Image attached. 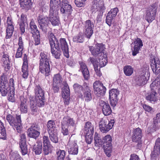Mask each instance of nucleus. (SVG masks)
I'll use <instances>...</instances> for the list:
<instances>
[{
  "mask_svg": "<svg viewBox=\"0 0 160 160\" xmlns=\"http://www.w3.org/2000/svg\"><path fill=\"white\" fill-rule=\"evenodd\" d=\"M48 37L49 40L51 49L53 48H59L61 47L63 52L64 56L67 58H69L68 46L65 38L60 39L59 40V43L58 40L51 32H48Z\"/></svg>",
  "mask_w": 160,
  "mask_h": 160,
  "instance_id": "1",
  "label": "nucleus"
},
{
  "mask_svg": "<svg viewBox=\"0 0 160 160\" xmlns=\"http://www.w3.org/2000/svg\"><path fill=\"white\" fill-rule=\"evenodd\" d=\"M62 132L64 135H68L69 133H73L76 129L75 122L72 118L68 116L64 117L62 122Z\"/></svg>",
  "mask_w": 160,
  "mask_h": 160,
  "instance_id": "2",
  "label": "nucleus"
},
{
  "mask_svg": "<svg viewBox=\"0 0 160 160\" xmlns=\"http://www.w3.org/2000/svg\"><path fill=\"white\" fill-rule=\"evenodd\" d=\"M6 120L14 129H16L18 132L20 133L22 128L20 115H17L15 118L9 114L7 116Z\"/></svg>",
  "mask_w": 160,
  "mask_h": 160,
  "instance_id": "3",
  "label": "nucleus"
},
{
  "mask_svg": "<svg viewBox=\"0 0 160 160\" xmlns=\"http://www.w3.org/2000/svg\"><path fill=\"white\" fill-rule=\"evenodd\" d=\"M115 121L114 119L109 121L107 118H102L99 122L100 131L102 133H106L113 126Z\"/></svg>",
  "mask_w": 160,
  "mask_h": 160,
  "instance_id": "4",
  "label": "nucleus"
},
{
  "mask_svg": "<svg viewBox=\"0 0 160 160\" xmlns=\"http://www.w3.org/2000/svg\"><path fill=\"white\" fill-rule=\"evenodd\" d=\"M93 86L94 92L98 97L103 96L105 94L106 88L100 81L95 82L93 83Z\"/></svg>",
  "mask_w": 160,
  "mask_h": 160,
  "instance_id": "5",
  "label": "nucleus"
},
{
  "mask_svg": "<svg viewBox=\"0 0 160 160\" xmlns=\"http://www.w3.org/2000/svg\"><path fill=\"white\" fill-rule=\"evenodd\" d=\"M157 5L155 3L151 5L146 12L145 19L149 22H151L155 18L157 12Z\"/></svg>",
  "mask_w": 160,
  "mask_h": 160,
  "instance_id": "6",
  "label": "nucleus"
},
{
  "mask_svg": "<svg viewBox=\"0 0 160 160\" xmlns=\"http://www.w3.org/2000/svg\"><path fill=\"white\" fill-rule=\"evenodd\" d=\"M58 8L50 7L49 15V21L53 26L58 25L60 21L57 14Z\"/></svg>",
  "mask_w": 160,
  "mask_h": 160,
  "instance_id": "7",
  "label": "nucleus"
},
{
  "mask_svg": "<svg viewBox=\"0 0 160 160\" xmlns=\"http://www.w3.org/2000/svg\"><path fill=\"white\" fill-rule=\"evenodd\" d=\"M40 128L38 125L33 124L28 129L27 133L28 136L36 139L40 135Z\"/></svg>",
  "mask_w": 160,
  "mask_h": 160,
  "instance_id": "8",
  "label": "nucleus"
},
{
  "mask_svg": "<svg viewBox=\"0 0 160 160\" xmlns=\"http://www.w3.org/2000/svg\"><path fill=\"white\" fill-rule=\"evenodd\" d=\"M6 26V38H10L12 35L14 29V23L11 17H7Z\"/></svg>",
  "mask_w": 160,
  "mask_h": 160,
  "instance_id": "9",
  "label": "nucleus"
},
{
  "mask_svg": "<svg viewBox=\"0 0 160 160\" xmlns=\"http://www.w3.org/2000/svg\"><path fill=\"white\" fill-rule=\"evenodd\" d=\"M104 47L102 44L97 43L95 47L90 46L89 47L90 51L91 52L92 55L95 57L99 55H102Z\"/></svg>",
  "mask_w": 160,
  "mask_h": 160,
  "instance_id": "10",
  "label": "nucleus"
},
{
  "mask_svg": "<svg viewBox=\"0 0 160 160\" xmlns=\"http://www.w3.org/2000/svg\"><path fill=\"white\" fill-rule=\"evenodd\" d=\"M94 27L93 22L90 20H88L85 22L84 26V33L88 38H90L93 33Z\"/></svg>",
  "mask_w": 160,
  "mask_h": 160,
  "instance_id": "11",
  "label": "nucleus"
},
{
  "mask_svg": "<svg viewBox=\"0 0 160 160\" xmlns=\"http://www.w3.org/2000/svg\"><path fill=\"white\" fill-rule=\"evenodd\" d=\"M67 148L69 154L76 155L78 153V146L77 144V141L72 140L70 138L67 145Z\"/></svg>",
  "mask_w": 160,
  "mask_h": 160,
  "instance_id": "12",
  "label": "nucleus"
},
{
  "mask_svg": "<svg viewBox=\"0 0 160 160\" xmlns=\"http://www.w3.org/2000/svg\"><path fill=\"white\" fill-rule=\"evenodd\" d=\"M37 21L40 25V28L42 31L46 32L49 23L48 17L42 15H39L38 17Z\"/></svg>",
  "mask_w": 160,
  "mask_h": 160,
  "instance_id": "13",
  "label": "nucleus"
},
{
  "mask_svg": "<svg viewBox=\"0 0 160 160\" xmlns=\"http://www.w3.org/2000/svg\"><path fill=\"white\" fill-rule=\"evenodd\" d=\"M119 94V91L117 89H112L109 91L110 104L112 106L114 107L116 106L118 100V96Z\"/></svg>",
  "mask_w": 160,
  "mask_h": 160,
  "instance_id": "14",
  "label": "nucleus"
},
{
  "mask_svg": "<svg viewBox=\"0 0 160 160\" xmlns=\"http://www.w3.org/2000/svg\"><path fill=\"white\" fill-rule=\"evenodd\" d=\"M70 95V91L69 87L67 83H65L62 89V96L65 105H68L69 103Z\"/></svg>",
  "mask_w": 160,
  "mask_h": 160,
  "instance_id": "15",
  "label": "nucleus"
},
{
  "mask_svg": "<svg viewBox=\"0 0 160 160\" xmlns=\"http://www.w3.org/2000/svg\"><path fill=\"white\" fill-rule=\"evenodd\" d=\"M143 45L142 42L140 38H137L136 39L133 44L132 43V55L134 56L136 55Z\"/></svg>",
  "mask_w": 160,
  "mask_h": 160,
  "instance_id": "16",
  "label": "nucleus"
},
{
  "mask_svg": "<svg viewBox=\"0 0 160 160\" xmlns=\"http://www.w3.org/2000/svg\"><path fill=\"white\" fill-rule=\"evenodd\" d=\"M118 12V8H115L112 9L108 12L106 17V22L109 26H111L112 20L116 17Z\"/></svg>",
  "mask_w": 160,
  "mask_h": 160,
  "instance_id": "17",
  "label": "nucleus"
},
{
  "mask_svg": "<svg viewBox=\"0 0 160 160\" xmlns=\"http://www.w3.org/2000/svg\"><path fill=\"white\" fill-rule=\"evenodd\" d=\"M32 141L34 142L35 140L33 139L29 140L28 143L31 146L33 147V151L36 154L39 155L41 153L42 151V144L41 141H38L35 144H33Z\"/></svg>",
  "mask_w": 160,
  "mask_h": 160,
  "instance_id": "18",
  "label": "nucleus"
},
{
  "mask_svg": "<svg viewBox=\"0 0 160 160\" xmlns=\"http://www.w3.org/2000/svg\"><path fill=\"white\" fill-rule=\"evenodd\" d=\"M67 0L62 1L61 3H60L59 5L61 7L60 12L62 14H69V12L72 10V7L69 4Z\"/></svg>",
  "mask_w": 160,
  "mask_h": 160,
  "instance_id": "19",
  "label": "nucleus"
},
{
  "mask_svg": "<svg viewBox=\"0 0 160 160\" xmlns=\"http://www.w3.org/2000/svg\"><path fill=\"white\" fill-rule=\"evenodd\" d=\"M91 9L93 11L96 9L97 11H105V7L102 0H93Z\"/></svg>",
  "mask_w": 160,
  "mask_h": 160,
  "instance_id": "20",
  "label": "nucleus"
},
{
  "mask_svg": "<svg viewBox=\"0 0 160 160\" xmlns=\"http://www.w3.org/2000/svg\"><path fill=\"white\" fill-rule=\"evenodd\" d=\"M160 154V138H158L156 140L154 149L151 154L152 159L156 160L158 158Z\"/></svg>",
  "mask_w": 160,
  "mask_h": 160,
  "instance_id": "21",
  "label": "nucleus"
},
{
  "mask_svg": "<svg viewBox=\"0 0 160 160\" xmlns=\"http://www.w3.org/2000/svg\"><path fill=\"white\" fill-rule=\"evenodd\" d=\"M20 137L21 138L19 142V145L21 150V152L22 155H25L28 153L25 134L23 133L21 134Z\"/></svg>",
  "mask_w": 160,
  "mask_h": 160,
  "instance_id": "22",
  "label": "nucleus"
},
{
  "mask_svg": "<svg viewBox=\"0 0 160 160\" xmlns=\"http://www.w3.org/2000/svg\"><path fill=\"white\" fill-rule=\"evenodd\" d=\"M112 142V138L110 135H107L103 138V144H106V145H104L103 146L104 147V151L106 154L108 152H107V151L110 152L111 150Z\"/></svg>",
  "mask_w": 160,
  "mask_h": 160,
  "instance_id": "23",
  "label": "nucleus"
},
{
  "mask_svg": "<svg viewBox=\"0 0 160 160\" xmlns=\"http://www.w3.org/2000/svg\"><path fill=\"white\" fill-rule=\"evenodd\" d=\"M151 62V67L153 73L158 74L160 72V61L159 59L154 58Z\"/></svg>",
  "mask_w": 160,
  "mask_h": 160,
  "instance_id": "24",
  "label": "nucleus"
},
{
  "mask_svg": "<svg viewBox=\"0 0 160 160\" xmlns=\"http://www.w3.org/2000/svg\"><path fill=\"white\" fill-rule=\"evenodd\" d=\"M39 71L46 76H48L50 74V65L49 62L39 63Z\"/></svg>",
  "mask_w": 160,
  "mask_h": 160,
  "instance_id": "25",
  "label": "nucleus"
},
{
  "mask_svg": "<svg viewBox=\"0 0 160 160\" xmlns=\"http://www.w3.org/2000/svg\"><path fill=\"white\" fill-rule=\"evenodd\" d=\"M84 88L85 89L83 91V95L81 93L80 96L81 98H83L86 102H88L91 101L92 98L91 90L88 86H85Z\"/></svg>",
  "mask_w": 160,
  "mask_h": 160,
  "instance_id": "26",
  "label": "nucleus"
},
{
  "mask_svg": "<svg viewBox=\"0 0 160 160\" xmlns=\"http://www.w3.org/2000/svg\"><path fill=\"white\" fill-rule=\"evenodd\" d=\"M142 136L141 130L138 128H137L134 131L132 136V141L133 142H137L138 145H140L141 144V139Z\"/></svg>",
  "mask_w": 160,
  "mask_h": 160,
  "instance_id": "27",
  "label": "nucleus"
},
{
  "mask_svg": "<svg viewBox=\"0 0 160 160\" xmlns=\"http://www.w3.org/2000/svg\"><path fill=\"white\" fill-rule=\"evenodd\" d=\"M79 64L80 66V70L82 72L85 79L88 80L89 77V74L86 64L82 62H79Z\"/></svg>",
  "mask_w": 160,
  "mask_h": 160,
  "instance_id": "28",
  "label": "nucleus"
},
{
  "mask_svg": "<svg viewBox=\"0 0 160 160\" xmlns=\"http://www.w3.org/2000/svg\"><path fill=\"white\" fill-rule=\"evenodd\" d=\"M20 100L21 103L20 105L19 108L20 111L22 113H26L28 112L27 106L26 105L27 100L23 96L20 97Z\"/></svg>",
  "mask_w": 160,
  "mask_h": 160,
  "instance_id": "29",
  "label": "nucleus"
},
{
  "mask_svg": "<svg viewBox=\"0 0 160 160\" xmlns=\"http://www.w3.org/2000/svg\"><path fill=\"white\" fill-rule=\"evenodd\" d=\"M148 72L147 70L145 73L143 72V73L139 77H138L137 80V83L139 86L145 84L147 82L148 80V78L145 76V75L147 74V76L148 75Z\"/></svg>",
  "mask_w": 160,
  "mask_h": 160,
  "instance_id": "30",
  "label": "nucleus"
},
{
  "mask_svg": "<svg viewBox=\"0 0 160 160\" xmlns=\"http://www.w3.org/2000/svg\"><path fill=\"white\" fill-rule=\"evenodd\" d=\"M36 106L35 103V99L31 98L30 100V108L32 114L36 115L38 113V109Z\"/></svg>",
  "mask_w": 160,
  "mask_h": 160,
  "instance_id": "31",
  "label": "nucleus"
},
{
  "mask_svg": "<svg viewBox=\"0 0 160 160\" xmlns=\"http://www.w3.org/2000/svg\"><path fill=\"white\" fill-rule=\"evenodd\" d=\"M47 127L48 132H51L57 131L56 125L55 121L50 120L48 121L47 124Z\"/></svg>",
  "mask_w": 160,
  "mask_h": 160,
  "instance_id": "32",
  "label": "nucleus"
},
{
  "mask_svg": "<svg viewBox=\"0 0 160 160\" xmlns=\"http://www.w3.org/2000/svg\"><path fill=\"white\" fill-rule=\"evenodd\" d=\"M85 133L89 134V135L93 134L94 133V126L91 122H86L84 127Z\"/></svg>",
  "mask_w": 160,
  "mask_h": 160,
  "instance_id": "33",
  "label": "nucleus"
},
{
  "mask_svg": "<svg viewBox=\"0 0 160 160\" xmlns=\"http://www.w3.org/2000/svg\"><path fill=\"white\" fill-rule=\"evenodd\" d=\"M35 98H44L45 97L44 91L39 86H37L35 88Z\"/></svg>",
  "mask_w": 160,
  "mask_h": 160,
  "instance_id": "34",
  "label": "nucleus"
},
{
  "mask_svg": "<svg viewBox=\"0 0 160 160\" xmlns=\"http://www.w3.org/2000/svg\"><path fill=\"white\" fill-rule=\"evenodd\" d=\"M102 104V110L103 114L105 116L110 115L112 113V111L109 104L105 102H103Z\"/></svg>",
  "mask_w": 160,
  "mask_h": 160,
  "instance_id": "35",
  "label": "nucleus"
},
{
  "mask_svg": "<svg viewBox=\"0 0 160 160\" xmlns=\"http://www.w3.org/2000/svg\"><path fill=\"white\" fill-rule=\"evenodd\" d=\"M156 92L154 90H152L151 92L146 97L147 100L151 102L154 103L156 102L157 98L156 96Z\"/></svg>",
  "mask_w": 160,
  "mask_h": 160,
  "instance_id": "36",
  "label": "nucleus"
},
{
  "mask_svg": "<svg viewBox=\"0 0 160 160\" xmlns=\"http://www.w3.org/2000/svg\"><path fill=\"white\" fill-rule=\"evenodd\" d=\"M30 28L31 30V32L32 35H36V34H38L40 33L39 32L38 30L37 26L33 19H32L30 22Z\"/></svg>",
  "mask_w": 160,
  "mask_h": 160,
  "instance_id": "37",
  "label": "nucleus"
},
{
  "mask_svg": "<svg viewBox=\"0 0 160 160\" xmlns=\"http://www.w3.org/2000/svg\"><path fill=\"white\" fill-rule=\"evenodd\" d=\"M11 88H9L8 85H0V92L2 96H5L11 90Z\"/></svg>",
  "mask_w": 160,
  "mask_h": 160,
  "instance_id": "38",
  "label": "nucleus"
},
{
  "mask_svg": "<svg viewBox=\"0 0 160 160\" xmlns=\"http://www.w3.org/2000/svg\"><path fill=\"white\" fill-rule=\"evenodd\" d=\"M43 151L45 154L47 155L49 153L48 149V145L49 143L48 138V136H44L43 138Z\"/></svg>",
  "mask_w": 160,
  "mask_h": 160,
  "instance_id": "39",
  "label": "nucleus"
},
{
  "mask_svg": "<svg viewBox=\"0 0 160 160\" xmlns=\"http://www.w3.org/2000/svg\"><path fill=\"white\" fill-rule=\"evenodd\" d=\"M40 63L49 62V55L46 52H41L40 54Z\"/></svg>",
  "mask_w": 160,
  "mask_h": 160,
  "instance_id": "40",
  "label": "nucleus"
},
{
  "mask_svg": "<svg viewBox=\"0 0 160 160\" xmlns=\"http://www.w3.org/2000/svg\"><path fill=\"white\" fill-rule=\"evenodd\" d=\"M6 138V132L4 124L0 120V139L4 140Z\"/></svg>",
  "mask_w": 160,
  "mask_h": 160,
  "instance_id": "41",
  "label": "nucleus"
},
{
  "mask_svg": "<svg viewBox=\"0 0 160 160\" xmlns=\"http://www.w3.org/2000/svg\"><path fill=\"white\" fill-rule=\"evenodd\" d=\"M94 140L96 146H101L103 144V139H101L100 136L97 132H95V134Z\"/></svg>",
  "mask_w": 160,
  "mask_h": 160,
  "instance_id": "42",
  "label": "nucleus"
},
{
  "mask_svg": "<svg viewBox=\"0 0 160 160\" xmlns=\"http://www.w3.org/2000/svg\"><path fill=\"white\" fill-rule=\"evenodd\" d=\"M133 68L130 65L125 66L123 68V72L126 76H129L132 75L133 72Z\"/></svg>",
  "mask_w": 160,
  "mask_h": 160,
  "instance_id": "43",
  "label": "nucleus"
},
{
  "mask_svg": "<svg viewBox=\"0 0 160 160\" xmlns=\"http://www.w3.org/2000/svg\"><path fill=\"white\" fill-rule=\"evenodd\" d=\"M86 86H88L86 83H84L82 86L78 83H75L73 85V88L76 92L79 93L81 92V91H83L85 88H84Z\"/></svg>",
  "mask_w": 160,
  "mask_h": 160,
  "instance_id": "44",
  "label": "nucleus"
},
{
  "mask_svg": "<svg viewBox=\"0 0 160 160\" xmlns=\"http://www.w3.org/2000/svg\"><path fill=\"white\" fill-rule=\"evenodd\" d=\"M57 156V160H64L66 154V152L64 150H59L56 152Z\"/></svg>",
  "mask_w": 160,
  "mask_h": 160,
  "instance_id": "45",
  "label": "nucleus"
},
{
  "mask_svg": "<svg viewBox=\"0 0 160 160\" xmlns=\"http://www.w3.org/2000/svg\"><path fill=\"white\" fill-rule=\"evenodd\" d=\"M73 41L74 42H83L84 41L83 34L81 32H79L78 34L73 38Z\"/></svg>",
  "mask_w": 160,
  "mask_h": 160,
  "instance_id": "46",
  "label": "nucleus"
},
{
  "mask_svg": "<svg viewBox=\"0 0 160 160\" xmlns=\"http://www.w3.org/2000/svg\"><path fill=\"white\" fill-rule=\"evenodd\" d=\"M21 7L28 8L32 5L31 0H19Z\"/></svg>",
  "mask_w": 160,
  "mask_h": 160,
  "instance_id": "47",
  "label": "nucleus"
},
{
  "mask_svg": "<svg viewBox=\"0 0 160 160\" xmlns=\"http://www.w3.org/2000/svg\"><path fill=\"white\" fill-rule=\"evenodd\" d=\"M35 99V103L37 106L42 107L44 105V100L45 98H33Z\"/></svg>",
  "mask_w": 160,
  "mask_h": 160,
  "instance_id": "48",
  "label": "nucleus"
},
{
  "mask_svg": "<svg viewBox=\"0 0 160 160\" xmlns=\"http://www.w3.org/2000/svg\"><path fill=\"white\" fill-rule=\"evenodd\" d=\"M59 48H53L51 49V52L52 56L56 59H59L61 55V51Z\"/></svg>",
  "mask_w": 160,
  "mask_h": 160,
  "instance_id": "49",
  "label": "nucleus"
},
{
  "mask_svg": "<svg viewBox=\"0 0 160 160\" xmlns=\"http://www.w3.org/2000/svg\"><path fill=\"white\" fill-rule=\"evenodd\" d=\"M21 75L22 77L23 78H27L28 75V66H22Z\"/></svg>",
  "mask_w": 160,
  "mask_h": 160,
  "instance_id": "50",
  "label": "nucleus"
},
{
  "mask_svg": "<svg viewBox=\"0 0 160 160\" xmlns=\"http://www.w3.org/2000/svg\"><path fill=\"white\" fill-rule=\"evenodd\" d=\"M49 134V137L51 141L55 143L58 142V138L57 136V131L48 133Z\"/></svg>",
  "mask_w": 160,
  "mask_h": 160,
  "instance_id": "51",
  "label": "nucleus"
},
{
  "mask_svg": "<svg viewBox=\"0 0 160 160\" xmlns=\"http://www.w3.org/2000/svg\"><path fill=\"white\" fill-rule=\"evenodd\" d=\"M8 78L7 76L4 73L0 77V85H8Z\"/></svg>",
  "mask_w": 160,
  "mask_h": 160,
  "instance_id": "52",
  "label": "nucleus"
},
{
  "mask_svg": "<svg viewBox=\"0 0 160 160\" xmlns=\"http://www.w3.org/2000/svg\"><path fill=\"white\" fill-rule=\"evenodd\" d=\"M61 78L59 74H57L54 75L53 78V84H58L61 82Z\"/></svg>",
  "mask_w": 160,
  "mask_h": 160,
  "instance_id": "53",
  "label": "nucleus"
},
{
  "mask_svg": "<svg viewBox=\"0 0 160 160\" xmlns=\"http://www.w3.org/2000/svg\"><path fill=\"white\" fill-rule=\"evenodd\" d=\"M8 93V100L12 102H14L15 101V98L14 97V91L13 90H11Z\"/></svg>",
  "mask_w": 160,
  "mask_h": 160,
  "instance_id": "54",
  "label": "nucleus"
},
{
  "mask_svg": "<svg viewBox=\"0 0 160 160\" xmlns=\"http://www.w3.org/2000/svg\"><path fill=\"white\" fill-rule=\"evenodd\" d=\"M60 3V0H50V7L58 8Z\"/></svg>",
  "mask_w": 160,
  "mask_h": 160,
  "instance_id": "55",
  "label": "nucleus"
},
{
  "mask_svg": "<svg viewBox=\"0 0 160 160\" xmlns=\"http://www.w3.org/2000/svg\"><path fill=\"white\" fill-rule=\"evenodd\" d=\"M160 85V79H156L152 83L150 84V87L151 88L152 90L154 89V88H153V87H154L155 86L157 87H159Z\"/></svg>",
  "mask_w": 160,
  "mask_h": 160,
  "instance_id": "56",
  "label": "nucleus"
},
{
  "mask_svg": "<svg viewBox=\"0 0 160 160\" xmlns=\"http://www.w3.org/2000/svg\"><path fill=\"white\" fill-rule=\"evenodd\" d=\"M10 158L11 160H22L19 154L17 153H13Z\"/></svg>",
  "mask_w": 160,
  "mask_h": 160,
  "instance_id": "57",
  "label": "nucleus"
},
{
  "mask_svg": "<svg viewBox=\"0 0 160 160\" xmlns=\"http://www.w3.org/2000/svg\"><path fill=\"white\" fill-rule=\"evenodd\" d=\"M86 134V141L88 144H90L93 139V134L89 135V134L85 133Z\"/></svg>",
  "mask_w": 160,
  "mask_h": 160,
  "instance_id": "58",
  "label": "nucleus"
},
{
  "mask_svg": "<svg viewBox=\"0 0 160 160\" xmlns=\"http://www.w3.org/2000/svg\"><path fill=\"white\" fill-rule=\"evenodd\" d=\"M86 0L83 1V0H75V3L76 5L78 7H83L85 4V2Z\"/></svg>",
  "mask_w": 160,
  "mask_h": 160,
  "instance_id": "59",
  "label": "nucleus"
},
{
  "mask_svg": "<svg viewBox=\"0 0 160 160\" xmlns=\"http://www.w3.org/2000/svg\"><path fill=\"white\" fill-rule=\"evenodd\" d=\"M2 62H3V64H4V66L5 68L7 67V68L9 69L10 68V67L9 64V59H5L2 58Z\"/></svg>",
  "mask_w": 160,
  "mask_h": 160,
  "instance_id": "60",
  "label": "nucleus"
},
{
  "mask_svg": "<svg viewBox=\"0 0 160 160\" xmlns=\"http://www.w3.org/2000/svg\"><path fill=\"white\" fill-rule=\"evenodd\" d=\"M33 37L34 38L35 42V45H38L40 43V33L38 34H36V35H32Z\"/></svg>",
  "mask_w": 160,
  "mask_h": 160,
  "instance_id": "61",
  "label": "nucleus"
},
{
  "mask_svg": "<svg viewBox=\"0 0 160 160\" xmlns=\"http://www.w3.org/2000/svg\"><path fill=\"white\" fill-rule=\"evenodd\" d=\"M98 12V15L96 18L98 22H100L102 20V16L105 11H97Z\"/></svg>",
  "mask_w": 160,
  "mask_h": 160,
  "instance_id": "62",
  "label": "nucleus"
},
{
  "mask_svg": "<svg viewBox=\"0 0 160 160\" xmlns=\"http://www.w3.org/2000/svg\"><path fill=\"white\" fill-rule=\"evenodd\" d=\"M159 122H157L156 120H154L152 128H150L149 131V132H152L156 131L158 127V123Z\"/></svg>",
  "mask_w": 160,
  "mask_h": 160,
  "instance_id": "63",
  "label": "nucleus"
},
{
  "mask_svg": "<svg viewBox=\"0 0 160 160\" xmlns=\"http://www.w3.org/2000/svg\"><path fill=\"white\" fill-rule=\"evenodd\" d=\"M20 23L27 24L26 16L23 14H22L20 21Z\"/></svg>",
  "mask_w": 160,
  "mask_h": 160,
  "instance_id": "64",
  "label": "nucleus"
}]
</instances>
